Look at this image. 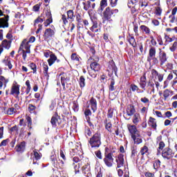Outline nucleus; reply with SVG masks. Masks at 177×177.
Returning <instances> with one entry per match:
<instances>
[{
    "label": "nucleus",
    "mask_w": 177,
    "mask_h": 177,
    "mask_svg": "<svg viewBox=\"0 0 177 177\" xmlns=\"http://www.w3.org/2000/svg\"><path fill=\"white\" fill-rule=\"evenodd\" d=\"M52 37H55V30H53L51 28L46 29V30L44 32V38H45V39L52 38Z\"/></svg>",
    "instance_id": "dca6fc26"
},
{
    "label": "nucleus",
    "mask_w": 177,
    "mask_h": 177,
    "mask_svg": "<svg viewBox=\"0 0 177 177\" xmlns=\"http://www.w3.org/2000/svg\"><path fill=\"white\" fill-rule=\"evenodd\" d=\"M30 48L31 44H30V43L27 41V39H24L19 46V52H20V50H23L25 49L26 50V53H30Z\"/></svg>",
    "instance_id": "6e6552de"
},
{
    "label": "nucleus",
    "mask_w": 177,
    "mask_h": 177,
    "mask_svg": "<svg viewBox=\"0 0 177 177\" xmlns=\"http://www.w3.org/2000/svg\"><path fill=\"white\" fill-rule=\"evenodd\" d=\"M130 89L132 92H137V93H143V91H140V88L136 84H131Z\"/></svg>",
    "instance_id": "f704fd0d"
},
{
    "label": "nucleus",
    "mask_w": 177,
    "mask_h": 177,
    "mask_svg": "<svg viewBox=\"0 0 177 177\" xmlns=\"http://www.w3.org/2000/svg\"><path fill=\"white\" fill-rule=\"evenodd\" d=\"M33 156H34L33 165L38 164L37 162V161H38V160H41V158L42 157V155L41 153H38V151H37V150H34L33 151Z\"/></svg>",
    "instance_id": "b1692460"
},
{
    "label": "nucleus",
    "mask_w": 177,
    "mask_h": 177,
    "mask_svg": "<svg viewBox=\"0 0 177 177\" xmlns=\"http://www.w3.org/2000/svg\"><path fill=\"white\" fill-rule=\"evenodd\" d=\"M71 59L78 62L80 60V58L78 57V55H77V53H73L71 55Z\"/></svg>",
    "instance_id": "bf43d9fd"
},
{
    "label": "nucleus",
    "mask_w": 177,
    "mask_h": 177,
    "mask_svg": "<svg viewBox=\"0 0 177 177\" xmlns=\"http://www.w3.org/2000/svg\"><path fill=\"white\" fill-rule=\"evenodd\" d=\"M131 138H132L135 145H140V143H142V142H143V140L142 139V136H140L139 133L136 135L132 136Z\"/></svg>",
    "instance_id": "a211bd4d"
},
{
    "label": "nucleus",
    "mask_w": 177,
    "mask_h": 177,
    "mask_svg": "<svg viewBox=\"0 0 177 177\" xmlns=\"http://www.w3.org/2000/svg\"><path fill=\"white\" fill-rule=\"evenodd\" d=\"M29 67L33 71V74H37V65L35 63H30Z\"/></svg>",
    "instance_id": "37998d69"
},
{
    "label": "nucleus",
    "mask_w": 177,
    "mask_h": 177,
    "mask_svg": "<svg viewBox=\"0 0 177 177\" xmlns=\"http://www.w3.org/2000/svg\"><path fill=\"white\" fill-rule=\"evenodd\" d=\"M25 118L28 122V128H29L28 131L30 132L31 129H32V127H31V125H32V120L28 115H26Z\"/></svg>",
    "instance_id": "2f4dec72"
},
{
    "label": "nucleus",
    "mask_w": 177,
    "mask_h": 177,
    "mask_svg": "<svg viewBox=\"0 0 177 177\" xmlns=\"http://www.w3.org/2000/svg\"><path fill=\"white\" fill-rule=\"evenodd\" d=\"M10 142V140H9V138H7L4 140H3L1 143H0V147H2V146H6V145H8V143Z\"/></svg>",
    "instance_id": "4d7b16f0"
},
{
    "label": "nucleus",
    "mask_w": 177,
    "mask_h": 177,
    "mask_svg": "<svg viewBox=\"0 0 177 177\" xmlns=\"http://www.w3.org/2000/svg\"><path fill=\"white\" fill-rule=\"evenodd\" d=\"M83 6L84 10H88L89 8H91V1H87L86 3L83 2Z\"/></svg>",
    "instance_id": "79ce46f5"
},
{
    "label": "nucleus",
    "mask_w": 177,
    "mask_h": 177,
    "mask_svg": "<svg viewBox=\"0 0 177 177\" xmlns=\"http://www.w3.org/2000/svg\"><path fill=\"white\" fill-rule=\"evenodd\" d=\"M140 30H142V32H145L147 35L150 34V28L145 25H142L140 27Z\"/></svg>",
    "instance_id": "58836bf2"
},
{
    "label": "nucleus",
    "mask_w": 177,
    "mask_h": 177,
    "mask_svg": "<svg viewBox=\"0 0 177 177\" xmlns=\"http://www.w3.org/2000/svg\"><path fill=\"white\" fill-rule=\"evenodd\" d=\"M136 111L135 110V106H133V105H129L126 113L127 115H129V117H132V115H135Z\"/></svg>",
    "instance_id": "4be33fe9"
},
{
    "label": "nucleus",
    "mask_w": 177,
    "mask_h": 177,
    "mask_svg": "<svg viewBox=\"0 0 177 177\" xmlns=\"http://www.w3.org/2000/svg\"><path fill=\"white\" fill-rule=\"evenodd\" d=\"M78 104L74 102H73V110L75 111V112H77L78 111Z\"/></svg>",
    "instance_id": "e2e57ef3"
},
{
    "label": "nucleus",
    "mask_w": 177,
    "mask_h": 177,
    "mask_svg": "<svg viewBox=\"0 0 177 177\" xmlns=\"http://www.w3.org/2000/svg\"><path fill=\"white\" fill-rule=\"evenodd\" d=\"M147 79L146 78V73L140 77L139 85L142 89L146 91V85H147Z\"/></svg>",
    "instance_id": "ddd939ff"
},
{
    "label": "nucleus",
    "mask_w": 177,
    "mask_h": 177,
    "mask_svg": "<svg viewBox=\"0 0 177 177\" xmlns=\"http://www.w3.org/2000/svg\"><path fill=\"white\" fill-rule=\"evenodd\" d=\"M151 57H156V48L154 47H151L149 51V56L147 57V62L150 63Z\"/></svg>",
    "instance_id": "393cba45"
},
{
    "label": "nucleus",
    "mask_w": 177,
    "mask_h": 177,
    "mask_svg": "<svg viewBox=\"0 0 177 177\" xmlns=\"http://www.w3.org/2000/svg\"><path fill=\"white\" fill-rule=\"evenodd\" d=\"M145 176H146V177H156L154 176V174L150 173L149 171H147V172L145 173Z\"/></svg>",
    "instance_id": "774afa93"
},
{
    "label": "nucleus",
    "mask_w": 177,
    "mask_h": 177,
    "mask_svg": "<svg viewBox=\"0 0 177 177\" xmlns=\"http://www.w3.org/2000/svg\"><path fill=\"white\" fill-rule=\"evenodd\" d=\"M90 60H93L90 64L91 69L94 70V71H99L100 70V64L97 63L99 62V57L93 56L88 59V62Z\"/></svg>",
    "instance_id": "20e7f679"
},
{
    "label": "nucleus",
    "mask_w": 177,
    "mask_h": 177,
    "mask_svg": "<svg viewBox=\"0 0 177 177\" xmlns=\"http://www.w3.org/2000/svg\"><path fill=\"white\" fill-rule=\"evenodd\" d=\"M149 125L150 127H151V128H153V129H157V123L156 122V119L151 117L149 118Z\"/></svg>",
    "instance_id": "c9c22d12"
},
{
    "label": "nucleus",
    "mask_w": 177,
    "mask_h": 177,
    "mask_svg": "<svg viewBox=\"0 0 177 177\" xmlns=\"http://www.w3.org/2000/svg\"><path fill=\"white\" fill-rule=\"evenodd\" d=\"M151 75H152V78H154V77H158L159 73L157 71H156V69H152L151 70Z\"/></svg>",
    "instance_id": "052dcab7"
},
{
    "label": "nucleus",
    "mask_w": 177,
    "mask_h": 177,
    "mask_svg": "<svg viewBox=\"0 0 177 177\" xmlns=\"http://www.w3.org/2000/svg\"><path fill=\"white\" fill-rule=\"evenodd\" d=\"M117 13H118V9H111L110 7H107L103 12L102 23L104 24V21H109V23H111V21H113L111 17L113 15Z\"/></svg>",
    "instance_id": "f03ea898"
},
{
    "label": "nucleus",
    "mask_w": 177,
    "mask_h": 177,
    "mask_svg": "<svg viewBox=\"0 0 177 177\" xmlns=\"http://www.w3.org/2000/svg\"><path fill=\"white\" fill-rule=\"evenodd\" d=\"M127 128L131 135V137L133 136V135H137L138 133H139V132H138V129L135 125L127 124Z\"/></svg>",
    "instance_id": "f3484780"
},
{
    "label": "nucleus",
    "mask_w": 177,
    "mask_h": 177,
    "mask_svg": "<svg viewBox=\"0 0 177 177\" xmlns=\"http://www.w3.org/2000/svg\"><path fill=\"white\" fill-rule=\"evenodd\" d=\"M160 165H161V161H160V160H156L155 162L153 163L154 169H158Z\"/></svg>",
    "instance_id": "c03bdc74"
},
{
    "label": "nucleus",
    "mask_w": 177,
    "mask_h": 177,
    "mask_svg": "<svg viewBox=\"0 0 177 177\" xmlns=\"http://www.w3.org/2000/svg\"><path fill=\"white\" fill-rule=\"evenodd\" d=\"M140 3H141V8H143V6L145 8H146V6H147L149 5V1H147V0H142L140 1Z\"/></svg>",
    "instance_id": "6e6d98bb"
},
{
    "label": "nucleus",
    "mask_w": 177,
    "mask_h": 177,
    "mask_svg": "<svg viewBox=\"0 0 177 177\" xmlns=\"http://www.w3.org/2000/svg\"><path fill=\"white\" fill-rule=\"evenodd\" d=\"M6 113L8 115H13V114H16V109L14 107L8 108Z\"/></svg>",
    "instance_id": "ea45409f"
},
{
    "label": "nucleus",
    "mask_w": 177,
    "mask_h": 177,
    "mask_svg": "<svg viewBox=\"0 0 177 177\" xmlns=\"http://www.w3.org/2000/svg\"><path fill=\"white\" fill-rule=\"evenodd\" d=\"M56 60L57 63L60 62V60L57 59V57H56V55H55L54 53H51L50 58L48 59V66H53Z\"/></svg>",
    "instance_id": "aec40b11"
},
{
    "label": "nucleus",
    "mask_w": 177,
    "mask_h": 177,
    "mask_svg": "<svg viewBox=\"0 0 177 177\" xmlns=\"http://www.w3.org/2000/svg\"><path fill=\"white\" fill-rule=\"evenodd\" d=\"M174 156H175V152L169 147L165 148L162 151V157L165 160H171Z\"/></svg>",
    "instance_id": "39448f33"
},
{
    "label": "nucleus",
    "mask_w": 177,
    "mask_h": 177,
    "mask_svg": "<svg viewBox=\"0 0 177 177\" xmlns=\"http://www.w3.org/2000/svg\"><path fill=\"white\" fill-rule=\"evenodd\" d=\"M89 103L91 104V110L95 113V111L97 110V101H96V99L91 97Z\"/></svg>",
    "instance_id": "6ab92c4d"
},
{
    "label": "nucleus",
    "mask_w": 177,
    "mask_h": 177,
    "mask_svg": "<svg viewBox=\"0 0 177 177\" xmlns=\"http://www.w3.org/2000/svg\"><path fill=\"white\" fill-rule=\"evenodd\" d=\"M111 2V6L112 8H115L117 6V3L118 2V0H110Z\"/></svg>",
    "instance_id": "680f3d73"
},
{
    "label": "nucleus",
    "mask_w": 177,
    "mask_h": 177,
    "mask_svg": "<svg viewBox=\"0 0 177 177\" xmlns=\"http://www.w3.org/2000/svg\"><path fill=\"white\" fill-rule=\"evenodd\" d=\"M108 71H110L112 73V74L114 73L115 75H117V71H118V68H117V66H115V63L113 62V61L109 62L108 65Z\"/></svg>",
    "instance_id": "9b49d317"
},
{
    "label": "nucleus",
    "mask_w": 177,
    "mask_h": 177,
    "mask_svg": "<svg viewBox=\"0 0 177 177\" xmlns=\"http://www.w3.org/2000/svg\"><path fill=\"white\" fill-rule=\"evenodd\" d=\"M174 95V91L172 90H169L168 88L165 89L163 91V97H164V100H167L169 96H173Z\"/></svg>",
    "instance_id": "a878e982"
},
{
    "label": "nucleus",
    "mask_w": 177,
    "mask_h": 177,
    "mask_svg": "<svg viewBox=\"0 0 177 177\" xmlns=\"http://www.w3.org/2000/svg\"><path fill=\"white\" fill-rule=\"evenodd\" d=\"M79 84L80 88H85V77H84V76H80L79 80Z\"/></svg>",
    "instance_id": "a19ab883"
},
{
    "label": "nucleus",
    "mask_w": 177,
    "mask_h": 177,
    "mask_svg": "<svg viewBox=\"0 0 177 177\" xmlns=\"http://www.w3.org/2000/svg\"><path fill=\"white\" fill-rule=\"evenodd\" d=\"M139 121H140V115H139V113H135L133 117V122L135 125H138Z\"/></svg>",
    "instance_id": "4c0bfd02"
},
{
    "label": "nucleus",
    "mask_w": 177,
    "mask_h": 177,
    "mask_svg": "<svg viewBox=\"0 0 177 177\" xmlns=\"http://www.w3.org/2000/svg\"><path fill=\"white\" fill-rule=\"evenodd\" d=\"M9 15H4V17L0 18V28H8L9 27Z\"/></svg>",
    "instance_id": "1a4fd4ad"
},
{
    "label": "nucleus",
    "mask_w": 177,
    "mask_h": 177,
    "mask_svg": "<svg viewBox=\"0 0 177 177\" xmlns=\"http://www.w3.org/2000/svg\"><path fill=\"white\" fill-rule=\"evenodd\" d=\"M92 26L90 28L92 32H100V28H97L99 26L97 25V21L96 19H91Z\"/></svg>",
    "instance_id": "2eb2a0df"
},
{
    "label": "nucleus",
    "mask_w": 177,
    "mask_h": 177,
    "mask_svg": "<svg viewBox=\"0 0 177 177\" xmlns=\"http://www.w3.org/2000/svg\"><path fill=\"white\" fill-rule=\"evenodd\" d=\"M89 145L92 149H99L102 145V134L97 131L89 140Z\"/></svg>",
    "instance_id": "f257e3e1"
},
{
    "label": "nucleus",
    "mask_w": 177,
    "mask_h": 177,
    "mask_svg": "<svg viewBox=\"0 0 177 177\" xmlns=\"http://www.w3.org/2000/svg\"><path fill=\"white\" fill-rule=\"evenodd\" d=\"M176 48H177V41H174L172 46L170 47V50L171 52H175L176 50Z\"/></svg>",
    "instance_id": "864d4df0"
},
{
    "label": "nucleus",
    "mask_w": 177,
    "mask_h": 177,
    "mask_svg": "<svg viewBox=\"0 0 177 177\" xmlns=\"http://www.w3.org/2000/svg\"><path fill=\"white\" fill-rule=\"evenodd\" d=\"M41 8L40 4H36L35 6H33V10L34 12H38Z\"/></svg>",
    "instance_id": "338daca9"
},
{
    "label": "nucleus",
    "mask_w": 177,
    "mask_h": 177,
    "mask_svg": "<svg viewBox=\"0 0 177 177\" xmlns=\"http://www.w3.org/2000/svg\"><path fill=\"white\" fill-rule=\"evenodd\" d=\"M15 149L19 153H23L26 150V142L23 141L20 144H18Z\"/></svg>",
    "instance_id": "412c9836"
},
{
    "label": "nucleus",
    "mask_w": 177,
    "mask_h": 177,
    "mask_svg": "<svg viewBox=\"0 0 177 177\" xmlns=\"http://www.w3.org/2000/svg\"><path fill=\"white\" fill-rule=\"evenodd\" d=\"M46 15L48 19L44 22V26H45V27H48V26H49V24H50V23H52V21H53V20L52 19V14H50V12H46Z\"/></svg>",
    "instance_id": "c756f323"
},
{
    "label": "nucleus",
    "mask_w": 177,
    "mask_h": 177,
    "mask_svg": "<svg viewBox=\"0 0 177 177\" xmlns=\"http://www.w3.org/2000/svg\"><path fill=\"white\" fill-rule=\"evenodd\" d=\"M10 95H12V96H19L20 95V85L17 84V82H13Z\"/></svg>",
    "instance_id": "423d86ee"
},
{
    "label": "nucleus",
    "mask_w": 177,
    "mask_h": 177,
    "mask_svg": "<svg viewBox=\"0 0 177 177\" xmlns=\"http://www.w3.org/2000/svg\"><path fill=\"white\" fill-rule=\"evenodd\" d=\"M115 161L117 162V168H122L124 167V154L120 153L116 157Z\"/></svg>",
    "instance_id": "f8f14e48"
},
{
    "label": "nucleus",
    "mask_w": 177,
    "mask_h": 177,
    "mask_svg": "<svg viewBox=\"0 0 177 177\" xmlns=\"http://www.w3.org/2000/svg\"><path fill=\"white\" fill-rule=\"evenodd\" d=\"M50 160L55 168H57V169H63V168H64V161L59 160V162H58L56 154H53L50 156Z\"/></svg>",
    "instance_id": "7ed1b4c3"
},
{
    "label": "nucleus",
    "mask_w": 177,
    "mask_h": 177,
    "mask_svg": "<svg viewBox=\"0 0 177 177\" xmlns=\"http://www.w3.org/2000/svg\"><path fill=\"white\" fill-rule=\"evenodd\" d=\"M96 71L93 69L88 70V74L92 78H96Z\"/></svg>",
    "instance_id": "a18cd8bd"
},
{
    "label": "nucleus",
    "mask_w": 177,
    "mask_h": 177,
    "mask_svg": "<svg viewBox=\"0 0 177 177\" xmlns=\"http://www.w3.org/2000/svg\"><path fill=\"white\" fill-rule=\"evenodd\" d=\"M162 13V9H161V7H156L155 10V15L156 16H160Z\"/></svg>",
    "instance_id": "09e8293b"
},
{
    "label": "nucleus",
    "mask_w": 177,
    "mask_h": 177,
    "mask_svg": "<svg viewBox=\"0 0 177 177\" xmlns=\"http://www.w3.org/2000/svg\"><path fill=\"white\" fill-rule=\"evenodd\" d=\"M104 124H105V129H106L108 132H110V133H111V132H113V131L111 130L113 128V124H111V122H107V120H106L104 121Z\"/></svg>",
    "instance_id": "72a5a7b5"
},
{
    "label": "nucleus",
    "mask_w": 177,
    "mask_h": 177,
    "mask_svg": "<svg viewBox=\"0 0 177 177\" xmlns=\"http://www.w3.org/2000/svg\"><path fill=\"white\" fill-rule=\"evenodd\" d=\"M2 63L5 64L6 66H8V68L10 70H12L13 68V65H12V62H10V59L9 58H5L3 61Z\"/></svg>",
    "instance_id": "473e14b6"
},
{
    "label": "nucleus",
    "mask_w": 177,
    "mask_h": 177,
    "mask_svg": "<svg viewBox=\"0 0 177 177\" xmlns=\"http://www.w3.org/2000/svg\"><path fill=\"white\" fill-rule=\"evenodd\" d=\"M150 59V62H151V60H153V64H158V59H157V57H152Z\"/></svg>",
    "instance_id": "69168bd1"
},
{
    "label": "nucleus",
    "mask_w": 177,
    "mask_h": 177,
    "mask_svg": "<svg viewBox=\"0 0 177 177\" xmlns=\"http://www.w3.org/2000/svg\"><path fill=\"white\" fill-rule=\"evenodd\" d=\"M177 12V7H175L173 8L171 11V15L169 16V18L171 19L170 23H175V20H176V18L175 17V15H176Z\"/></svg>",
    "instance_id": "c85d7f7f"
},
{
    "label": "nucleus",
    "mask_w": 177,
    "mask_h": 177,
    "mask_svg": "<svg viewBox=\"0 0 177 177\" xmlns=\"http://www.w3.org/2000/svg\"><path fill=\"white\" fill-rule=\"evenodd\" d=\"M0 81L2 82L5 85L9 82V80L6 79L3 76H0Z\"/></svg>",
    "instance_id": "5fc2aeb1"
},
{
    "label": "nucleus",
    "mask_w": 177,
    "mask_h": 177,
    "mask_svg": "<svg viewBox=\"0 0 177 177\" xmlns=\"http://www.w3.org/2000/svg\"><path fill=\"white\" fill-rule=\"evenodd\" d=\"M67 15L68 19H73V17H74V12L73 11V10H68Z\"/></svg>",
    "instance_id": "3c124183"
},
{
    "label": "nucleus",
    "mask_w": 177,
    "mask_h": 177,
    "mask_svg": "<svg viewBox=\"0 0 177 177\" xmlns=\"http://www.w3.org/2000/svg\"><path fill=\"white\" fill-rule=\"evenodd\" d=\"M113 114H114V109L110 108L108 110V114H107L108 118H113Z\"/></svg>",
    "instance_id": "de8ad7c7"
},
{
    "label": "nucleus",
    "mask_w": 177,
    "mask_h": 177,
    "mask_svg": "<svg viewBox=\"0 0 177 177\" xmlns=\"http://www.w3.org/2000/svg\"><path fill=\"white\" fill-rule=\"evenodd\" d=\"M59 121V115L57 114L54 115L51 118L50 123L53 128H56L57 122Z\"/></svg>",
    "instance_id": "bb28decb"
},
{
    "label": "nucleus",
    "mask_w": 177,
    "mask_h": 177,
    "mask_svg": "<svg viewBox=\"0 0 177 177\" xmlns=\"http://www.w3.org/2000/svg\"><path fill=\"white\" fill-rule=\"evenodd\" d=\"M147 151H149V148L147 146H144L140 150V153H141L142 156L146 154V153H147Z\"/></svg>",
    "instance_id": "8fccbe9b"
},
{
    "label": "nucleus",
    "mask_w": 177,
    "mask_h": 177,
    "mask_svg": "<svg viewBox=\"0 0 177 177\" xmlns=\"http://www.w3.org/2000/svg\"><path fill=\"white\" fill-rule=\"evenodd\" d=\"M115 84V82L113 79L111 80V84L109 85V91L111 92H113V91H115V88H114V85Z\"/></svg>",
    "instance_id": "49530a36"
},
{
    "label": "nucleus",
    "mask_w": 177,
    "mask_h": 177,
    "mask_svg": "<svg viewBox=\"0 0 177 177\" xmlns=\"http://www.w3.org/2000/svg\"><path fill=\"white\" fill-rule=\"evenodd\" d=\"M11 44L12 41L5 39L1 42L0 46H1V48H5V49H10Z\"/></svg>",
    "instance_id": "cd10ccee"
},
{
    "label": "nucleus",
    "mask_w": 177,
    "mask_h": 177,
    "mask_svg": "<svg viewBox=\"0 0 177 177\" xmlns=\"http://www.w3.org/2000/svg\"><path fill=\"white\" fill-rule=\"evenodd\" d=\"M82 172L86 177H91L92 174H91V166L89 165H85L82 167Z\"/></svg>",
    "instance_id": "4468645a"
},
{
    "label": "nucleus",
    "mask_w": 177,
    "mask_h": 177,
    "mask_svg": "<svg viewBox=\"0 0 177 177\" xmlns=\"http://www.w3.org/2000/svg\"><path fill=\"white\" fill-rule=\"evenodd\" d=\"M160 53H159V62H160V66H164V64H165V62L167 60V53L162 50H161V49H159Z\"/></svg>",
    "instance_id": "9d476101"
},
{
    "label": "nucleus",
    "mask_w": 177,
    "mask_h": 177,
    "mask_svg": "<svg viewBox=\"0 0 177 177\" xmlns=\"http://www.w3.org/2000/svg\"><path fill=\"white\" fill-rule=\"evenodd\" d=\"M104 162L106 167H113L114 162V158H113V153H109L104 154Z\"/></svg>",
    "instance_id": "0eeeda50"
},
{
    "label": "nucleus",
    "mask_w": 177,
    "mask_h": 177,
    "mask_svg": "<svg viewBox=\"0 0 177 177\" xmlns=\"http://www.w3.org/2000/svg\"><path fill=\"white\" fill-rule=\"evenodd\" d=\"M128 41L133 46V48H136V39H135V37L133 36H130L128 38Z\"/></svg>",
    "instance_id": "e433bc0d"
},
{
    "label": "nucleus",
    "mask_w": 177,
    "mask_h": 177,
    "mask_svg": "<svg viewBox=\"0 0 177 177\" xmlns=\"http://www.w3.org/2000/svg\"><path fill=\"white\" fill-rule=\"evenodd\" d=\"M104 8H106V7L101 6V5L100 6V7L98 8V9L97 10L98 15H102L103 13V10H104Z\"/></svg>",
    "instance_id": "13d9d810"
},
{
    "label": "nucleus",
    "mask_w": 177,
    "mask_h": 177,
    "mask_svg": "<svg viewBox=\"0 0 177 177\" xmlns=\"http://www.w3.org/2000/svg\"><path fill=\"white\" fill-rule=\"evenodd\" d=\"M43 73L44 74V77H46V80H49V73L48 71L49 70V66H48V64L46 62H44L43 64Z\"/></svg>",
    "instance_id": "5701e85b"
},
{
    "label": "nucleus",
    "mask_w": 177,
    "mask_h": 177,
    "mask_svg": "<svg viewBox=\"0 0 177 177\" xmlns=\"http://www.w3.org/2000/svg\"><path fill=\"white\" fill-rule=\"evenodd\" d=\"M59 156L64 160V161H66V152L65 151H64L63 150H60Z\"/></svg>",
    "instance_id": "603ef678"
},
{
    "label": "nucleus",
    "mask_w": 177,
    "mask_h": 177,
    "mask_svg": "<svg viewBox=\"0 0 177 177\" xmlns=\"http://www.w3.org/2000/svg\"><path fill=\"white\" fill-rule=\"evenodd\" d=\"M70 82V77L61 76V84L64 89H66V84H67V82Z\"/></svg>",
    "instance_id": "7c9ffc66"
},
{
    "label": "nucleus",
    "mask_w": 177,
    "mask_h": 177,
    "mask_svg": "<svg viewBox=\"0 0 177 177\" xmlns=\"http://www.w3.org/2000/svg\"><path fill=\"white\" fill-rule=\"evenodd\" d=\"M62 20L64 24H67V23H68V21L67 20V17H66V15H62Z\"/></svg>",
    "instance_id": "0e129e2a"
}]
</instances>
